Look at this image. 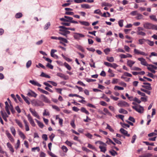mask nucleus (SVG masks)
Returning <instances> with one entry per match:
<instances>
[{
	"label": "nucleus",
	"instance_id": "1",
	"mask_svg": "<svg viewBox=\"0 0 157 157\" xmlns=\"http://www.w3.org/2000/svg\"><path fill=\"white\" fill-rule=\"evenodd\" d=\"M31 103L33 105L35 106H43L44 105L42 101L37 99L32 100Z\"/></svg>",
	"mask_w": 157,
	"mask_h": 157
},
{
	"label": "nucleus",
	"instance_id": "2",
	"mask_svg": "<svg viewBox=\"0 0 157 157\" xmlns=\"http://www.w3.org/2000/svg\"><path fill=\"white\" fill-rule=\"evenodd\" d=\"M132 108L140 113H143L144 112V109L143 107L140 105H137L135 106H133Z\"/></svg>",
	"mask_w": 157,
	"mask_h": 157
},
{
	"label": "nucleus",
	"instance_id": "3",
	"mask_svg": "<svg viewBox=\"0 0 157 157\" xmlns=\"http://www.w3.org/2000/svg\"><path fill=\"white\" fill-rule=\"evenodd\" d=\"M106 146V144L105 143H104L103 142L102 143H101V144H100L99 147V148L100 149V151L101 152L105 153L107 150Z\"/></svg>",
	"mask_w": 157,
	"mask_h": 157
},
{
	"label": "nucleus",
	"instance_id": "4",
	"mask_svg": "<svg viewBox=\"0 0 157 157\" xmlns=\"http://www.w3.org/2000/svg\"><path fill=\"white\" fill-rule=\"evenodd\" d=\"M120 107H127L129 106L127 102L124 101H120L117 104Z\"/></svg>",
	"mask_w": 157,
	"mask_h": 157
},
{
	"label": "nucleus",
	"instance_id": "5",
	"mask_svg": "<svg viewBox=\"0 0 157 157\" xmlns=\"http://www.w3.org/2000/svg\"><path fill=\"white\" fill-rule=\"evenodd\" d=\"M74 38L77 40H79L80 38L84 37L85 36L81 33H75L73 36Z\"/></svg>",
	"mask_w": 157,
	"mask_h": 157
},
{
	"label": "nucleus",
	"instance_id": "6",
	"mask_svg": "<svg viewBox=\"0 0 157 157\" xmlns=\"http://www.w3.org/2000/svg\"><path fill=\"white\" fill-rule=\"evenodd\" d=\"M138 60L140 62L141 64L143 65L148 66L149 64L147 63L145 59L143 58H139Z\"/></svg>",
	"mask_w": 157,
	"mask_h": 157
},
{
	"label": "nucleus",
	"instance_id": "7",
	"mask_svg": "<svg viewBox=\"0 0 157 157\" xmlns=\"http://www.w3.org/2000/svg\"><path fill=\"white\" fill-rule=\"evenodd\" d=\"M143 84L144 85H142V86L148 90H151L152 89V88L151 86V84L150 83L148 82H144Z\"/></svg>",
	"mask_w": 157,
	"mask_h": 157
},
{
	"label": "nucleus",
	"instance_id": "8",
	"mask_svg": "<svg viewBox=\"0 0 157 157\" xmlns=\"http://www.w3.org/2000/svg\"><path fill=\"white\" fill-rule=\"evenodd\" d=\"M27 117L28 120L29 121L30 124L33 127H35L36 126L33 120L32 117L30 116V114H29L27 115Z\"/></svg>",
	"mask_w": 157,
	"mask_h": 157
},
{
	"label": "nucleus",
	"instance_id": "9",
	"mask_svg": "<svg viewBox=\"0 0 157 157\" xmlns=\"http://www.w3.org/2000/svg\"><path fill=\"white\" fill-rule=\"evenodd\" d=\"M152 24L149 22H145L143 26L144 28L147 29H151Z\"/></svg>",
	"mask_w": 157,
	"mask_h": 157
},
{
	"label": "nucleus",
	"instance_id": "10",
	"mask_svg": "<svg viewBox=\"0 0 157 157\" xmlns=\"http://www.w3.org/2000/svg\"><path fill=\"white\" fill-rule=\"evenodd\" d=\"M30 111L32 113V115L35 117H36L37 118L40 119V116L35 111V110L33 109H32L30 108L29 109Z\"/></svg>",
	"mask_w": 157,
	"mask_h": 157
},
{
	"label": "nucleus",
	"instance_id": "11",
	"mask_svg": "<svg viewBox=\"0 0 157 157\" xmlns=\"http://www.w3.org/2000/svg\"><path fill=\"white\" fill-rule=\"evenodd\" d=\"M27 95L29 96L33 97L35 98L36 97L37 95V94L35 93L32 90L29 91Z\"/></svg>",
	"mask_w": 157,
	"mask_h": 157
},
{
	"label": "nucleus",
	"instance_id": "12",
	"mask_svg": "<svg viewBox=\"0 0 157 157\" xmlns=\"http://www.w3.org/2000/svg\"><path fill=\"white\" fill-rule=\"evenodd\" d=\"M40 98L44 102L47 103H50V102L49 100L44 95H40Z\"/></svg>",
	"mask_w": 157,
	"mask_h": 157
},
{
	"label": "nucleus",
	"instance_id": "13",
	"mask_svg": "<svg viewBox=\"0 0 157 157\" xmlns=\"http://www.w3.org/2000/svg\"><path fill=\"white\" fill-rule=\"evenodd\" d=\"M134 52L135 54H140L141 55L145 56L147 55V54H146L144 52L140 51L136 48L134 49Z\"/></svg>",
	"mask_w": 157,
	"mask_h": 157
},
{
	"label": "nucleus",
	"instance_id": "14",
	"mask_svg": "<svg viewBox=\"0 0 157 157\" xmlns=\"http://www.w3.org/2000/svg\"><path fill=\"white\" fill-rule=\"evenodd\" d=\"M120 131L122 134L125 136L129 137L130 136L129 134L128 133V132L123 128H121L120 129Z\"/></svg>",
	"mask_w": 157,
	"mask_h": 157
},
{
	"label": "nucleus",
	"instance_id": "15",
	"mask_svg": "<svg viewBox=\"0 0 157 157\" xmlns=\"http://www.w3.org/2000/svg\"><path fill=\"white\" fill-rule=\"evenodd\" d=\"M6 134L9 139L12 142H13L14 141V140L13 137H12L11 134L8 131L6 132Z\"/></svg>",
	"mask_w": 157,
	"mask_h": 157
},
{
	"label": "nucleus",
	"instance_id": "16",
	"mask_svg": "<svg viewBox=\"0 0 157 157\" xmlns=\"http://www.w3.org/2000/svg\"><path fill=\"white\" fill-rule=\"evenodd\" d=\"M29 82L35 86H36L39 87L41 86V85L39 83H38L37 82L34 80H30Z\"/></svg>",
	"mask_w": 157,
	"mask_h": 157
},
{
	"label": "nucleus",
	"instance_id": "17",
	"mask_svg": "<svg viewBox=\"0 0 157 157\" xmlns=\"http://www.w3.org/2000/svg\"><path fill=\"white\" fill-rule=\"evenodd\" d=\"M135 63V62L132 60H128L127 62V65L131 68Z\"/></svg>",
	"mask_w": 157,
	"mask_h": 157
},
{
	"label": "nucleus",
	"instance_id": "18",
	"mask_svg": "<svg viewBox=\"0 0 157 157\" xmlns=\"http://www.w3.org/2000/svg\"><path fill=\"white\" fill-rule=\"evenodd\" d=\"M17 132L21 138H22L23 140H24L25 138V136L21 131L18 129L17 131Z\"/></svg>",
	"mask_w": 157,
	"mask_h": 157
},
{
	"label": "nucleus",
	"instance_id": "19",
	"mask_svg": "<svg viewBox=\"0 0 157 157\" xmlns=\"http://www.w3.org/2000/svg\"><path fill=\"white\" fill-rule=\"evenodd\" d=\"M23 121L25 124L26 131H29V128L28 125V122L25 119Z\"/></svg>",
	"mask_w": 157,
	"mask_h": 157
},
{
	"label": "nucleus",
	"instance_id": "20",
	"mask_svg": "<svg viewBox=\"0 0 157 157\" xmlns=\"http://www.w3.org/2000/svg\"><path fill=\"white\" fill-rule=\"evenodd\" d=\"M137 16L136 17V19L137 20H144V18L143 16L141 14L138 13L137 14Z\"/></svg>",
	"mask_w": 157,
	"mask_h": 157
},
{
	"label": "nucleus",
	"instance_id": "21",
	"mask_svg": "<svg viewBox=\"0 0 157 157\" xmlns=\"http://www.w3.org/2000/svg\"><path fill=\"white\" fill-rule=\"evenodd\" d=\"M104 111L105 112V113H102V114H104V115H108L109 116H112V115L111 113L109 112V110L106 108H104L103 109Z\"/></svg>",
	"mask_w": 157,
	"mask_h": 157
},
{
	"label": "nucleus",
	"instance_id": "22",
	"mask_svg": "<svg viewBox=\"0 0 157 157\" xmlns=\"http://www.w3.org/2000/svg\"><path fill=\"white\" fill-rule=\"evenodd\" d=\"M79 22L82 25L86 26H89L90 25V23L87 21H79Z\"/></svg>",
	"mask_w": 157,
	"mask_h": 157
},
{
	"label": "nucleus",
	"instance_id": "23",
	"mask_svg": "<svg viewBox=\"0 0 157 157\" xmlns=\"http://www.w3.org/2000/svg\"><path fill=\"white\" fill-rule=\"evenodd\" d=\"M35 121L37 123L38 125V126L41 128H42L44 126V125L43 123L40 122V121H38V120H36V119H35Z\"/></svg>",
	"mask_w": 157,
	"mask_h": 157
},
{
	"label": "nucleus",
	"instance_id": "24",
	"mask_svg": "<svg viewBox=\"0 0 157 157\" xmlns=\"http://www.w3.org/2000/svg\"><path fill=\"white\" fill-rule=\"evenodd\" d=\"M15 121L16 123L21 128H23V126L22 125V123L20 121L17 119H16Z\"/></svg>",
	"mask_w": 157,
	"mask_h": 157
},
{
	"label": "nucleus",
	"instance_id": "25",
	"mask_svg": "<svg viewBox=\"0 0 157 157\" xmlns=\"http://www.w3.org/2000/svg\"><path fill=\"white\" fill-rule=\"evenodd\" d=\"M10 129L12 133L14 136H15L16 134V132L14 128L13 127H10Z\"/></svg>",
	"mask_w": 157,
	"mask_h": 157
},
{
	"label": "nucleus",
	"instance_id": "26",
	"mask_svg": "<svg viewBox=\"0 0 157 157\" xmlns=\"http://www.w3.org/2000/svg\"><path fill=\"white\" fill-rule=\"evenodd\" d=\"M80 110L82 112L84 113L87 115L89 114V112L84 107L81 108Z\"/></svg>",
	"mask_w": 157,
	"mask_h": 157
},
{
	"label": "nucleus",
	"instance_id": "27",
	"mask_svg": "<svg viewBox=\"0 0 157 157\" xmlns=\"http://www.w3.org/2000/svg\"><path fill=\"white\" fill-rule=\"evenodd\" d=\"M119 112L121 113H123L124 114H127L128 113V112L125 110L123 109H120L119 110Z\"/></svg>",
	"mask_w": 157,
	"mask_h": 157
},
{
	"label": "nucleus",
	"instance_id": "28",
	"mask_svg": "<svg viewBox=\"0 0 157 157\" xmlns=\"http://www.w3.org/2000/svg\"><path fill=\"white\" fill-rule=\"evenodd\" d=\"M81 7L85 9H90L91 6L88 4H83L81 5Z\"/></svg>",
	"mask_w": 157,
	"mask_h": 157
},
{
	"label": "nucleus",
	"instance_id": "29",
	"mask_svg": "<svg viewBox=\"0 0 157 157\" xmlns=\"http://www.w3.org/2000/svg\"><path fill=\"white\" fill-rule=\"evenodd\" d=\"M38 90L42 93L44 94H49V93L48 91L45 90L40 88H38Z\"/></svg>",
	"mask_w": 157,
	"mask_h": 157
},
{
	"label": "nucleus",
	"instance_id": "30",
	"mask_svg": "<svg viewBox=\"0 0 157 157\" xmlns=\"http://www.w3.org/2000/svg\"><path fill=\"white\" fill-rule=\"evenodd\" d=\"M58 40H60V41L63 42L65 43H68V41L65 38H62V37H59Z\"/></svg>",
	"mask_w": 157,
	"mask_h": 157
},
{
	"label": "nucleus",
	"instance_id": "31",
	"mask_svg": "<svg viewBox=\"0 0 157 157\" xmlns=\"http://www.w3.org/2000/svg\"><path fill=\"white\" fill-rule=\"evenodd\" d=\"M112 6V5L111 4L106 2H103L101 3V6L102 7L104 6H108L109 7H111Z\"/></svg>",
	"mask_w": 157,
	"mask_h": 157
},
{
	"label": "nucleus",
	"instance_id": "32",
	"mask_svg": "<svg viewBox=\"0 0 157 157\" xmlns=\"http://www.w3.org/2000/svg\"><path fill=\"white\" fill-rule=\"evenodd\" d=\"M21 96L27 103L28 104H30V102L28 100V98L27 97H25L23 94H21Z\"/></svg>",
	"mask_w": 157,
	"mask_h": 157
},
{
	"label": "nucleus",
	"instance_id": "33",
	"mask_svg": "<svg viewBox=\"0 0 157 157\" xmlns=\"http://www.w3.org/2000/svg\"><path fill=\"white\" fill-rule=\"evenodd\" d=\"M64 17L66 18V21H67L66 22H71V21L73 19L72 17L69 16H64Z\"/></svg>",
	"mask_w": 157,
	"mask_h": 157
},
{
	"label": "nucleus",
	"instance_id": "34",
	"mask_svg": "<svg viewBox=\"0 0 157 157\" xmlns=\"http://www.w3.org/2000/svg\"><path fill=\"white\" fill-rule=\"evenodd\" d=\"M61 149L63 150V151L65 153H66L68 151V149L67 147L64 145H63Z\"/></svg>",
	"mask_w": 157,
	"mask_h": 157
},
{
	"label": "nucleus",
	"instance_id": "35",
	"mask_svg": "<svg viewBox=\"0 0 157 157\" xmlns=\"http://www.w3.org/2000/svg\"><path fill=\"white\" fill-rule=\"evenodd\" d=\"M106 59L107 60L110 62H113L114 61V59L113 57H107Z\"/></svg>",
	"mask_w": 157,
	"mask_h": 157
},
{
	"label": "nucleus",
	"instance_id": "36",
	"mask_svg": "<svg viewBox=\"0 0 157 157\" xmlns=\"http://www.w3.org/2000/svg\"><path fill=\"white\" fill-rule=\"evenodd\" d=\"M142 91L146 93H147V94L148 95H150L151 94V91H149L148 90H146V89H144L143 88H141L140 89Z\"/></svg>",
	"mask_w": 157,
	"mask_h": 157
},
{
	"label": "nucleus",
	"instance_id": "37",
	"mask_svg": "<svg viewBox=\"0 0 157 157\" xmlns=\"http://www.w3.org/2000/svg\"><path fill=\"white\" fill-rule=\"evenodd\" d=\"M152 155V154L150 153H148L146 154L140 156V157H150Z\"/></svg>",
	"mask_w": 157,
	"mask_h": 157
},
{
	"label": "nucleus",
	"instance_id": "38",
	"mask_svg": "<svg viewBox=\"0 0 157 157\" xmlns=\"http://www.w3.org/2000/svg\"><path fill=\"white\" fill-rule=\"evenodd\" d=\"M1 113L3 118V117H8V116L5 112H3V111H1Z\"/></svg>",
	"mask_w": 157,
	"mask_h": 157
},
{
	"label": "nucleus",
	"instance_id": "39",
	"mask_svg": "<svg viewBox=\"0 0 157 157\" xmlns=\"http://www.w3.org/2000/svg\"><path fill=\"white\" fill-rule=\"evenodd\" d=\"M22 14L21 13H18L15 15V17L16 18H18L22 17Z\"/></svg>",
	"mask_w": 157,
	"mask_h": 157
},
{
	"label": "nucleus",
	"instance_id": "40",
	"mask_svg": "<svg viewBox=\"0 0 157 157\" xmlns=\"http://www.w3.org/2000/svg\"><path fill=\"white\" fill-rule=\"evenodd\" d=\"M107 127L106 128V129H108L109 130V131L112 132H114V130L112 128V127L108 124H107Z\"/></svg>",
	"mask_w": 157,
	"mask_h": 157
},
{
	"label": "nucleus",
	"instance_id": "41",
	"mask_svg": "<svg viewBox=\"0 0 157 157\" xmlns=\"http://www.w3.org/2000/svg\"><path fill=\"white\" fill-rule=\"evenodd\" d=\"M20 145V141L19 140H17V144L15 146V147L16 149H17L19 148Z\"/></svg>",
	"mask_w": 157,
	"mask_h": 157
},
{
	"label": "nucleus",
	"instance_id": "42",
	"mask_svg": "<svg viewBox=\"0 0 157 157\" xmlns=\"http://www.w3.org/2000/svg\"><path fill=\"white\" fill-rule=\"evenodd\" d=\"M110 51V49L109 48H107L104 50V52L106 55H108Z\"/></svg>",
	"mask_w": 157,
	"mask_h": 157
},
{
	"label": "nucleus",
	"instance_id": "43",
	"mask_svg": "<svg viewBox=\"0 0 157 157\" xmlns=\"http://www.w3.org/2000/svg\"><path fill=\"white\" fill-rule=\"evenodd\" d=\"M50 22H48L44 26V29L45 30L47 29L50 25Z\"/></svg>",
	"mask_w": 157,
	"mask_h": 157
},
{
	"label": "nucleus",
	"instance_id": "44",
	"mask_svg": "<svg viewBox=\"0 0 157 157\" xmlns=\"http://www.w3.org/2000/svg\"><path fill=\"white\" fill-rule=\"evenodd\" d=\"M57 75L63 78H64L65 77L63 74L60 73H58L57 74Z\"/></svg>",
	"mask_w": 157,
	"mask_h": 157
},
{
	"label": "nucleus",
	"instance_id": "45",
	"mask_svg": "<svg viewBox=\"0 0 157 157\" xmlns=\"http://www.w3.org/2000/svg\"><path fill=\"white\" fill-rule=\"evenodd\" d=\"M32 62L31 60H29L26 64V67L27 68H29L31 65Z\"/></svg>",
	"mask_w": 157,
	"mask_h": 157
},
{
	"label": "nucleus",
	"instance_id": "46",
	"mask_svg": "<svg viewBox=\"0 0 157 157\" xmlns=\"http://www.w3.org/2000/svg\"><path fill=\"white\" fill-rule=\"evenodd\" d=\"M65 66L69 70H71V67L68 63H64Z\"/></svg>",
	"mask_w": 157,
	"mask_h": 157
},
{
	"label": "nucleus",
	"instance_id": "47",
	"mask_svg": "<svg viewBox=\"0 0 157 157\" xmlns=\"http://www.w3.org/2000/svg\"><path fill=\"white\" fill-rule=\"evenodd\" d=\"M94 13L97 14L99 15H101L102 13L101 10L99 9L96 10L94 11Z\"/></svg>",
	"mask_w": 157,
	"mask_h": 157
},
{
	"label": "nucleus",
	"instance_id": "48",
	"mask_svg": "<svg viewBox=\"0 0 157 157\" xmlns=\"http://www.w3.org/2000/svg\"><path fill=\"white\" fill-rule=\"evenodd\" d=\"M124 48L125 50L127 52H129L130 50V48L127 45H124Z\"/></svg>",
	"mask_w": 157,
	"mask_h": 157
},
{
	"label": "nucleus",
	"instance_id": "49",
	"mask_svg": "<svg viewBox=\"0 0 157 157\" xmlns=\"http://www.w3.org/2000/svg\"><path fill=\"white\" fill-rule=\"evenodd\" d=\"M41 76L47 78H50V77L48 75L42 72L41 74Z\"/></svg>",
	"mask_w": 157,
	"mask_h": 157
},
{
	"label": "nucleus",
	"instance_id": "50",
	"mask_svg": "<svg viewBox=\"0 0 157 157\" xmlns=\"http://www.w3.org/2000/svg\"><path fill=\"white\" fill-rule=\"evenodd\" d=\"M150 18L152 20H153V21H157V19L156 18V17L155 15H151L150 16Z\"/></svg>",
	"mask_w": 157,
	"mask_h": 157
},
{
	"label": "nucleus",
	"instance_id": "51",
	"mask_svg": "<svg viewBox=\"0 0 157 157\" xmlns=\"http://www.w3.org/2000/svg\"><path fill=\"white\" fill-rule=\"evenodd\" d=\"M88 147L89 148H91V149H92L94 150H96V149L95 148V147H94L91 144H88Z\"/></svg>",
	"mask_w": 157,
	"mask_h": 157
},
{
	"label": "nucleus",
	"instance_id": "52",
	"mask_svg": "<svg viewBox=\"0 0 157 157\" xmlns=\"http://www.w3.org/2000/svg\"><path fill=\"white\" fill-rule=\"evenodd\" d=\"M137 34L138 35H141L143 36H144L146 35V33L142 31H137Z\"/></svg>",
	"mask_w": 157,
	"mask_h": 157
},
{
	"label": "nucleus",
	"instance_id": "53",
	"mask_svg": "<svg viewBox=\"0 0 157 157\" xmlns=\"http://www.w3.org/2000/svg\"><path fill=\"white\" fill-rule=\"evenodd\" d=\"M114 89L115 90H116L117 89L119 90H124V88L123 87L117 86H115Z\"/></svg>",
	"mask_w": 157,
	"mask_h": 157
},
{
	"label": "nucleus",
	"instance_id": "54",
	"mask_svg": "<svg viewBox=\"0 0 157 157\" xmlns=\"http://www.w3.org/2000/svg\"><path fill=\"white\" fill-rule=\"evenodd\" d=\"M146 41H147V40L144 39H140L139 40V44H143Z\"/></svg>",
	"mask_w": 157,
	"mask_h": 157
},
{
	"label": "nucleus",
	"instance_id": "55",
	"mask_svg": "<svg viewBox=\"0 0 157 157\" xmlns=\"http://www.w3.org/2000/svg\"><path fill=\"white\" fill-rule=\"evenodd\" d=\"M147 69L151 71L152 73H155V71L154 70V69L152 68V67L149 66L147 68Z\"/></svg>",
	"mask_w": 157,
	"mask_h": 157
},
{
	"label": "nucleus",
	"instance_id": "56",
	"mask_svg": "<svg viewBox=\"0 0 157 157\" xmlns=\"http://www.w3.org/2000/svg\"><path fill=\"white\" fill-rule=\"evenodd\" d=\"M124 75L129 77H131L132 76V74L127 72H124Z\"/></svg>",
	"mask_w": 157,
	"mask_h": 157
},
{
	"label": "nucleus",
	"instance_id": "57",
	"mask_svg": "<svg viewBox=\"0 0 157 157\" xmlns=\"http://www.w3.org/2000/svg\"><path fill=\"white\" fill-rule=\"evenodd\" d=\"M109 153L112 155L113 156H115L117 154V152L114 150L112 151H110Z\"/></svg>",
	"mask_w": 157,
	"mask_h": 157
},
{
	"label": "nucleus",
	"instance_id": "58",
	"mask_svg": "<svg viewBox=\"0 0 157 157\" xmlns=\"http://www.w3.org/2000/svg\"><path fill=\"white\" fill-rule=\"evenodd\" d=\"M136 138V135H133L132 137V140L131 141V143L132 144L134 143L135 142V141Z\"/></svg>",
	"mask_w": 157,
	"mask_h": 157
},
{
	"label": "nucleus",
	"instance_id": "59",
	"mask_svg": "<svg viewBox=\"0 0 157 157\" xmlns=\"http://www.w3.org/2000/svg\"><path fill=\"white\" fill-rule=\"evenodd\" d=\"M85 135L88 138H90V139H92V137L93 136L90 133H88L86 134H85Z\"/></svg>",
	"mask_w": 157,
	"mask_h": 157
},
{
	"label": "nucleus",
	"instance_id": "60",
	"mask_svg": "<svg viewBox=\"0 0 157 157\" xmlns=\"http://www.w3.org/2000/svg\"><path fill=\"white\" fill-rule=\"evenodd\" d=\"M123 21H124L123 20H120L118 21L119 25L121 27H122L123 26Z\"/></svg>",
	"mask_w": 157,
	"mask_h": 157
},
{
	"label": "nucleus",
	"instance_id": "61",
	"mask_svg": "<svg viewBox=\"0 0 157 157\" xmlns=\"http://www.w3.org/2000/svg\"><path fill=\"white\" fill-rule=\"evenodd\" d=\"M113 139L114 142L116 143L119 144H121V142L117 139L115 138H113Z\"/></svg>",
	"mask_w": 157,
	"mask_h": 157
},
{
	"label": "nucleus",
	"instance_id": "62",
	"mask_svg": "<svg viewBox=\"0 0 157 157\" xmlns=\"http://www.w3.org/2000/svg\"><path fill=\"white\" fill-rule=\"evenodd\" d=\"M137 93L139 95H140L144 97L146 96L145 94L144 93L142 92L139 90H138L137 91Z\"/></svg>",
	"mask_w": 157,
	"mask_h": 157
},
{
	"label": "nucleus",
	"instance_id": "63",
	"mask_svg": "<svg viewBox=\"0 0 157 157\" xmlns=\"http://www.w3.org/2000/svg\"><path fill=\"white\" fill-rule=\"evenodd\" d=\"M138 13L137 11H133L131 12L130 14L133 16L137 15Z\"/></svg>",
	"mask_w": 157,
	"mask_h": 157
},
{
	"label": "nucleus",
	"instance_id": "64",
	"mask_svg": "<svg viewBox=\"0 0 157 157\" xmlns=\"http://www.w3.org/2000/svg\"><path fill=\"white\" fill-rule=\"evenodd\" d=\"M133 101H134L137 102L138 103H140L141 102V101L139 100L138 98H135L133 100Z\"/></svg>",
	"mask_w": 157,
	"mask_h": 157
}]
</instances>
